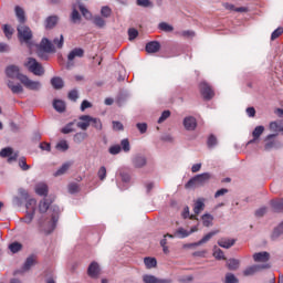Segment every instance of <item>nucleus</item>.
<instances>
[{"instance_id": "nucleus-61", "label": "nucleus", "mask_w": 283, "mask_h": 283, "mask_svg": "<svg viewBox=\"0 0 283 283\" xmlns=\"http://www.w3.org/2000/svg\"><path fill=\"white\" fill-rule=\"evenodd\" d=\"M93 22L97 28H105V20L101 17H95Z\"/></svg>"}, {"instance_id": "nucleus-6", "label": "nucleus", "mask_w": 283, "mask_h": 283, "mask_svg": "<svg viewBox=\"0 0 283 283\" xmlns=\"http://www.w3.org/2000/svg\"><path fill=\"white\" fill-rule=\"evenodd\" d=\"M6 74L9 78H17L21 83V76H25V74L21 73V70L17 65H10L6 69Z\"/></svg>"}, {"instance_id": "nucleus-21", "label": "nucleus", "mask_w": 283, "mask_h": 283, "mask_svg": "<svg viewBox=\"0 0 283 283\" xmlns=\"http://www.w3.org/2000/svg\"><path fill=\"white\" fill-rule=\"evenodd\" d=\"M218 244L222 248V249H231V247H233L235 244V239H229V238H221L218 241Z\"/></svg>"}, {"instance_id": "nucleus-64", "label": "nucleus", "mask_w": 283, "mask_h": 283, "mask_svg": "<svg viewBox=\"0 0 283 283\" xmlns=\"http://www.w3.org/2000/svg\"><path fill=\"white\" fill-rule=\"evenodd\" d=\"M226 283H238V277L231 273H228L226 275Z\"/></svg>"}, {"instance_id": "nucleus-50", "label": "nucleus", "mask_w": 283, "mask_h": 283, "mask_svg": "<svg viewBox=\"0 0 283 283\" xmlns=\"http://www.w3.org/2000/svg\"><path fill=\"white\" fill-rule=\"evenodd\" d=\"M158 28L163 32H174V27L167 22L159 23Z\"/></svg>"}, {"instance_id": "nucleus-63", "label": "nucleus", "mask_w": 283, "mask_h": 283, "mask_svg": "<svg viewBox=\"0 0 283 283\" xmlns=\"http://www.w3.org/2000/svg\"><path fill=\"white\" fill-rule=\"evenodd\" d=\"M122 150L120 145L111 146L108 151L112 156H116Z\"/></svg>"}, {"instance_id": "nucleus-29", "label": "nucleus", "mask_w": 283, "mask_h": 283, "mask_svg": "<svg viewBox=\"0 0 283 283\" xmlns=\"http://www.w3.org/2000/svg\"><path fill=\"white\" fill-rule=\"evenodd\" d=\"M144 264L146 269H156V266H158V261H156V258L146 256L144 259Z\"/></svg>"}, {"instance_id": "nucleus-24", "label": "nucleus", "mask_w": 283, "mask_h": 283, "mask_svg": "<svg viewBox=\"0 0 283 283\" xmlns=\"http://www.w3.org/2000/svg\"><path fill=\"white\" fill-rule=\"evenodd\" d=\"M57 23H59V17L50 15L45 20V28H46V30H52L53 28H56Z\"/></svg>"}, {"instance_id": "nucleus-58", "label": "nucleus", "mask_w": 283, "mask_h": 283, "mask_svg": "<svg viewBox=\"0 0 283 283\" xmlns=\"http://www.w3.org/2000/svg\"><path fill=\"white\" fill-rule=\"evenodd\" d=\"M97 176L99 180H105V178H107V168H105V166H102L97 171Z\"/></svg>"}, {"instance_id": "nucleus-37", "label": "nucleus", "mask_w": 283, "mask_h": 283, "mask_svg": "<svg viewBox=\"0 0 283 283\" xmlns=\"http://www.w3.org/2000/svg\"><path fill=\"white\" fill-rule=\"evenodd\" d=\"M53 107L55 111H57L60 114L65 112V103L61 99H54Z\"/></svg>"}, {"instance_id": "nucleus-12", "label": "nucleus", "mask_w": 283, "mask_h": 283, "mask_svg": "<svg viewBox=\"0 0 283 283\" xmlns=\"http://www.w3.org/2000/svg\"><path fill=\"white\" fill-rule=\"evenodd\" d=\"M52 202H54V199H52V198H43L39 202V212L40 213H48V210L52 206Z\"/></svg>"}, {"instance_id": "nucleus-43", "label": "nucleus", "mask_w": 283, "mask_h": 283, "mask_svg": "<svg viewBox=\"0 0 283 283\" xmlns=\"http://www.w3.org/2000/svg\"><path fill=\"white\" fill-rule=\"evenodd\" d=\"M78 10L82 12L84 19H92V12H90V10H87L83 3L78 4Z\"/></svg>"}, {"instance_id": "nucleus-8", "label": "nucleus", "mask_w": 283, "mask_h": 283, "mask_svg": "<svg viewBox=\"0 0 283 283\" xmlns=\"http://www.w3.org/2000/svg\"><path fill=\"white\" fill-rule=\"evenodd\" d=\"M144 283H172L174 281L171 279H159L151 274H145L143 276Z\"/></svg>"}, {"instance_id": "nucleus-11", "label": "nucleus", "mask_w": 283, "mask_h": 283, "mask_svg": "<svg viewBox=\"0 0 283 283\" xmlns=\"http://www.w3.org/2000/svg\"><path fill=\"white\" fill-rule=\"evenodd\" d=\"M270 207L274 213H283V198H275L270 201Z\"/></svg>"}, {"instance_id": "nucleus-44", "label": "nucleus", "mask_w": 283, "mask_h": 283, "mask_svg": "<svg viewBox=\"0 0 283 283\" xmlns=\"http://www.w3.org/2000/svg\"><path fill=\"white\" fill-rule=\"evenodd\" d=\"M71 21L72 23H81V13H78V10H76V8L72 10Z\"/></svg>"}, {"instance_id": "nucleus-40", "label": "nucleus", "mask_w": 283, "mask_h": 283, "mask_svg": "<svg viewBox=\"0 0 283 283\" xmlns=\"http://www.w3.org/2000/svg\"><path fill=\"white\" fill-rule=\"evenodd\" d=\"M213 258H216V260H227L224 252L218 247L213 248Z\"/></svg>"}, {"instance_id": "nucleus-28", "label": "nucleus", "mask_w": 283, "mask_h": 283, "mask_svg": "<svg viewBox=\"0 0 283 283\" xmlns=\"http://www.w3.org/2000/svg\"><path fill=\"white\" fill-rule=\"evenodd\" d=\"M270 132H283V119L271 122Z\"/></svg>"}, {"instance_id": "nucleus-56", "label": "nucleus", "mask_w": 283, "mask_h": 283, "mask_svg": "<svg viewBox=\"0 0 283 283\" xmlns=\"http://www.w3.org/2000/svg\"><path fill=\"white\" fill-rule=\"evenodd\" d=\"M120 146H122L123 151H125L126 154L128 151H130V149H132V146L129 145V139H127V138H125L120 142Z\"/></svg>"}, {"instance_id": "nucleus-41", "label": "nucleus", "mask_w": 283, "mask_h": 283, "mask_svg": "<svg viewBox=\"0 0 283 283\" xmlns=\"http://www.w3.org/2000/svg\"><path fill=\"white\" fill-rule=\"evenodd\" d=\"M91 125L97 132H101L103 129V123L98 118H96V117H91Z\"/></svg>"}, {"instance_id": "nucleus-48", "label": "nucleus", "mask_w": 283, "mask_h": 283, "mask_svg": "<svg viewBox=\"0 0 283 283\" xmlns=\"http://www.w3.org/2000/svg\"><path fill=\"white\" fill-rule=\"evenodd\" d=\"M13 151L14 150L11 147L2 148L0 151V157L1 158H10V156H12Z\"/></svg>"}, {"instance_id": "nucleus-17", "label": "nucleus", "mask_w": 283, "mask_h": 283, "mask_svg": "<svg viewBox=\"0 0 283 283\" xmlns=\"http://www.w3.org/2000/svg\"><path fill=\"white\" fill-rule=\"evenodd\" d=\"M262 134H264V126H256L252 132L253 139L248 142V145H253V143H256V140L260 139V136H262Z\"/></svg>"}, {"instance_id": "nucleus-25", "label": "nucleus", "mask_w": 283, "mask_h": 283, "mask_svg": "<svg viewBox=\"0 0 283 283\" xmlns=\"http://www.w3.org/2000/svg\"><path fill=\"white\" fill-rule=\"evenodd\" d=\"M226 266L229 269V271H238L240 269V260L229 259L227 260Z\"/></svg>"}, {"instance_id": "nucleus-16", "label": "nucleus", "mask_w": 283, "mask_h": 283, "mask_svg": "<svg viewBox=\"0 0 283 283\" xmlns=\"http://www.w3.org/2000/svg\"><path fill=\"white\" fill-rule=\"evenodd\" d=\"M40 48L41 50H43V52H46L48 54L54 52V44H52V42L49 41L48 38L42 39Z\"/></svg>"}, {"instance_id": "nucleus-7", "label": "nucleus", "mask_w": 283, "mask_h": 283, "mask_svg": "<svg viewBox=\"0 0 283 283\" xmlns=\"http://www.w3.org/2000/svg\"><path fill=\"white\" fill-rule=\"evenodd\" d=\"M87 275L88 277H92L93 280H98V276L101 275V265L98 262L93 261L87 269Z\"/></svg>"}, {"instance_id": "nucleus-18", "label": "nucleus", "mask_w": 283, "mask_h": 283, "mask_svg": "<svg viewBox=\"0 0 283 283\" xmlns=\"http://www.w3.org/2000/svg\"><path fill=\"white\" fill-rule=\"evenodd\" d=\"M277 136V134H271L268 135L265 137V145H264V149L266 151H269L270 149H273V147H275V137Z\"/></svg>"}, {"instance_id": "nucleus-32", "label": "nucleus", "mask_w": 283, "mask_h": 283, "mask_svg": "<svg viewBox=\"0 0 283 283\" xmlns=\"http://www.w3.org/2000/svg\"><path fill=\"white\" fill-rule=\"evenodd\" d=\"M145 165H147V158H145L143 156L135 157L134 167H136L137 169H140V168L145 167Z\"/></svg>"}, {"instance_id": "nucleus-46", "label": "nucleus", "mask_w": 283, "mask_h": 283, "mask_svg": "<svg viewBox=\"0 0 283 283\" xmlns=\"http://www.w3.org/2000/svg\"><path fill=\"white\" fill-rule=\"evenodd\" d=\"M9 249H10L11 253H19V251H21V249H23V244H21L19 242H13V243L9 244Z\"/></svg>"}, {"instance_id": "nucleus-1", "label": "nucleus", "mask_w": 283, "mask_h": 283, "mask_svg": "<svg viewBox=\"0 0 283 283\" xmlns=\"http://www.w3.org/2000/svg\"><path fill=\"white\" fill-rule=\"evenodd\" d=\"M209 180H211V174L209 172L196 175L185 185V189H198V187H205Z\"/></svg>"}, {"instance_id": "nucleus-54", "label": "nucleus", "mask_w": 283, "mask_h": 283, "mask_svg": "<svg viewBox=\"0 0 283 283\" xmlns=\"http://www.w3.org/2000/svg\"><path fill=\"white\" fill-rule=\"evenodd\" d=\"M283 34V27H279L276 30H274L271 34V41H275V39H280V35Z\"/></svg>"}, {"instance_id": "nucleus-59", "label": "nucleus", "mask_w": 283, "mask_h": 283, "mask_svg": "<svg viewBox=\"0 0 283 283\" xmlns=\"http://www.w3.org/2000/svg\"><path fill=\"white\" fill-rule=\"evenodd\" d=\"M137 6L142 8H154V3L150 0H137Z\"/></svg>"}, {"instance_id": "nucleus-19", "label": "nucleus", "mask_w": 283, "mask_h": 283, "mask_svg": "<svg viewBox=\"0 0 283 283\" xmlns=\"http://www.w3.org/2000/svg\"><path fill=\"white\" fill-rule=\"evenodd\" d=\"M271 254L269 252H258L253 254L254 262H269Z\"/></svg>"}, {"instance_id": "nucleus-23", "label": "nucleus", "mask_w": 283, "mask_h": 283, "mask_svg": "<svg viewBox=\"0 0 283 283\" xmlns=\"http://www.w3.org/2000/svg\"><path fill=\"white\" fill-rule=\"evenodd\" d=\"M34 264H36V255L32 254L25 260L22 271H30Z\"/></svg>"}, {"instance_id": "nucleus-33", "label": "nucleus", "mask_w": 283, "mask_h": 283, "mask_svg": "<svg viewBox=\"0 0 283 283\" xmlns=\"http://www.w3.org/2000/svg\"><path fill=\"white\" fill-rule=\"evenodd\" d=\"M223 6H224L226 10H231L232 12H248L249 11L245 7L235 8V6H233L229 2H226Z\"/></svg>"}, {"instance_id": "nucleus-14", "label": "nucleus", "mask_w": 283, "mask_h": 283, "mask_svg": "<svg viewBox=\"0 0 283 283\" xmlns=\"http://www.w3.org/2000/svg\"><path fill=\"white\" fill-rule=\"evenodd\" d=\"M80 120H82V122H77V127L80 129H83V132H86L87 127H90V125H91L92 116L82 115V116H80Z\"/></svg>"}, {"instance_id": "nucleus-36", "label": "nucleus", "mask_w": 283, "mask_h": 283, "mask_svg": "<svg viewBox=\"0 0 283 283\" xmlns=\"http://www.w3.org/2000/svg\"><path fill=\"white\" fill-rule=\"evenodd\" d=\"M218 231H211L208 234H206L200 241L196 242V247H200V244H205L206 242H209L210 239L213 238V235H217Z\"/></svg>"}, {"instance_id": "nucleus-5", "label": "nucleus", "mask_w": 283, "mask_h": 283, "mask_svg": "<svg viewBox=\"0 0 283 283\" xmlns=\"http://www.w3.org/2000/svg\"><path fill=\"white\" fill-rule=\"evenodd\" d=\"M20 80L27 90H31L32 92H39L41 90V82L30 80L28 75H21Z\"/></svg>"}, {"instance_id": "nucleus-47", "label": "nucleus", "mask_w": 283, "mask_h": 283, "mask_svg": "<svg viewBox=\"0 0 283 283\" xmlns=\"http://www.w3.org/2000/svg\"><path fill=\"white\" fill-rule=\"evenodd\" d=\"M216 145H218V138L216 137V135H210L207 140V146L209 147V149H213Z\"/></svg>"}, {"instance_id": "nucleus-22", "label": "nucleus", "mask_w": 283, "mask_h": 283, "mask_svg": "<svg viewBox=\"0 0 283 283\" xmlns=\"http://www.w3.org/2000/svg\"><path fill=\"white\" fill-rule=\"evenodd\" d=\"M7 87L11 90L12 94H23V86L21 84L14 85V82L9 80L7 82Z\"/></svg>"}, {"instance_id": "nucleus-10", "label": "nucleus", "mask_w": 283, "mask_h": 283, "mask_svg": "<svg viewBox=\"0 0 283 283\" xmlns=\"http://www.w3.org/2000/svg\"><path fill=\"white\" fill-rule=\"evenodd\" d=\"M262 269H271V265L265 264V265H252V266H249V268H247L243 271V275L245 277H248L249 275H255V273H258V271H262Z\"/></svg>"}, {"instance_id": "nucleus-57", "label": "nucleus", "mask_w": 283, "mask_h": 283, "mask_svg": "<svg viewBox=\"0 0 283 283\" xmlns=\"http://www.w3.org/2000/svg\"><path fill=\"white\" fill-rule=\"evenodd\" d=\"M73 127H74V122H71V123L66 124L65 127H63L61 129V133L62 134H72V132H74Z\"/></svg>"}, {"instance_id": "nucleus-3", "label": "nucleus", "mask_w": 283, "mask_h": 283, "mask_svg": "<svg viewBox=\"0 0 283 283\" xmlns=\"http://www.w3.org/2000/svg\"><path fill=\"white\" fill-rule=\"evenodd\" d=\"M24 66L28 67L29 72L34 74V76H43L45 74V69H43V65L34 57H28Z\"/></svg>"}, {"instance_id": "nucleus-13", "label": "nucleus", "mask_w": 283, "mask_h": 283, "mask_svg": "<svg viewBox=\"0 0 283 283\" xmlns=\"http://www.w3.org/2000/svg\"><path fill=\"white\" fill-rule=\"evenodd\" d=\"M35 193L38 196H43L44 198L48 197V193H50V188L48 187V184L45 182H39L35 185Z\"/></svg>"}, {"instance_id": "nucleus-42", "label": "nucleus", "mask_w": 283, "mask_h": 283, "mask_svg": "<svg viewBox=\"0 0 283 283\" xmlns=\"http://www.w3.org/2000/svg\"><path fill=\"white\" fill-rule=\"evenodd\" d=\"M175 235L177 238H189V235H191V232L187 231L185 228H178L175 232Z\"/></svg>"}, {"instance_id": "nucleus-31", "label": "nucleus", "mask_w": 283, "mask_h": 283, "mask_svg": "<svg viewBox=\"0 0 283 283\" xmlns=\"http://www.w3.org/2000/svg\"><path fill=\"white\" fill-rule=\"evenodd\" d=\"M119 178L124 185H129L132 175L127 170H119Z\"/></svg>"}, {"instance_id": "nucleus-55", "label": "nucleus", "mask_w": 283, "mask_h": 283, "mask_svg": "<svg viewBox=\"0 0 283 283\" xmlns=\"http://www.w3.org/2000/svg\"><path fill=\"white\" fill-rule=\"evenodd\" d=\"M87 138V133H76L74 135V143H83Z\"/></svg>"}, {"instance_id": "nucleus-2", "label": "nucleus", "mask_w": 283, "mask_h": 283, "mask_svg": "<svg viewBox=\"0 0 283 283\" xmlns=\"http://www.w3.org/2000/svg\"><path fill=\"white\" fill-rule=\"evenodd\" d=\"M18 31V41H20L21 45H23V43H25V45H28V48H30V45H32V29H30V27L25 25V24H20L17 28Z\"/></svg>"}, {"instance_id": "nucleus-39", "label": "nucleus", "mask_w": 283, "mask_h": 283, "mask_svg": "<svg viewBox=\"0 0 283 283\" xmlns=\"http://www.w3.org/2000/svg\"><path fill=\"white\" fill-rule=\"evenodd\" d=\"M195 214L198 216L201 211H205V201L197 200L193 207Z\"/></svg>"}, {"instance_id": "nucleus-4", "label": "nucleus", "mask_w": 283, "mask_h": 283, "mask_svg": "<svg viewBox=\"0 0 283 283\" xmlns=\"http://www.w3.org/2000/svg\"><path fill=\"white\" fill-rule=\"evenodd\" d=\"M199 91L203 101H211L213 96H216V91H213V86H211V84H209L207 81H201L199 83Z\"/></svg>"}, {"instance_id": "nucleus-53", "label": "nucleus", "mask_w": 283, "mask_h": 283, "mask_svg": "<svg viewBox=\"0 0 283 283\" xmlns=\"http://www.w3.org/2000/svg\"><path fill=\"white\" fill-rule=\"evenodd\" d=\"M81 191V186L76 182H71L69 185V193H78Z\"/></svg>"}, {"instance_id": "nucleus-60", "label": "nucleus", "mask_w": 283, "mask_h": 283, "mask_svg": "<svg viewBox=\"0 0 283 283\" xmlns=\"http://www.w3.org/2000/svg\"><path fill=\"white\" fill-rule=\"evenodd\" d=\"M67 98H69L70 101H73L74 103H76V101H78V91L72 90V91L69 93Z\"/></svg>"}, {"instance_id": "nucleus-35", "label": "nucleus", "mask_w": 283, "mask_h": 283, "mask_svg": "<svg viewBox=\"0 0 283 283\" xmlns=\"http://www.w3.org/2000/svg\"><path fill=\"white\" fill-rule=\"evenodd\" d=\"M2 31L7 39H12V35L14 34V29L10 24H3Z\"/></svg>"}, {"instance_id": "nucleus-20", "label": "nucleus", "mask_w": 283, "mask_h": 283, "mask_svg": "<svg viewBox=\"0 0 283 283\" xmlns=\"http://www.w3.org/2000/svg\"><path fill=\"white\" fill-rule=\"evenodd\" d=\"M84 54H85V51H84L83 49H81V48H75V49H73V50L69 53L67 60H69V61H74L75 56H78L80 59H83Z\"/></svg>"}, {"instance_id": "nucleus-27", "label": "nucleus", "mask_w": 283, "mask_h": 283, "mask_svg": "<svg viewBox=\"0 0 283 283\" xmlns=\"http://www.w3.org/2000/svg\"><path fill=\"white\" fill-rule=\"evenodd\" d=\"M51 211V222L56 226V222H59V216L61 214V209L57 206H52Z\"/></svg>"}, {"instance_id": "nucleus-62", "label": "nucleus", "mask_w": 283, "mask_h": 283, "mask_svg": "<svg viewBox=\"0 0 283 283\" xmlns=\"http://www.w3.org/2000/svg\"><path fill=\"white\" fill-rule=\"evenodd\" d=\"M101 14L102 17H105V19H108V17H112V9L109 7H103Z\"/></svg>"}, {"instance_id": "nucleus-26", "label": "nucleus", "mask_w": 283, "mask_h": 283, "mask_svg": "<svg viewBox=\"0 0 283 283\" xmlns=\"http://www.w3.org/2000/svg\"><path fill=\"white\" fill-rule=\"evenodd\" d=\"M51 85L53 90H63L65 87V83L63 82V78L55 76L51 80Z\"/></svg>"}, {"instance_id": "nucleus-49", "label": "nucleus", "mask_w": 283, "mask_h": 283, "mask_svg": "<svg viewBox=\"0 0 283 283\" xmlns=\"http://www.w3.org/2000/svg\"><path fill=\"white\" fill-rule=\"evenodd\" d=\"M19 167L22 171H28L30 169V165H28V159L25 157L19 158Z\"/></svg>"}, {"instance_id": "nucleus-38", "label": "nucleus", "mask_w": 283, "mask_h": 283, "mask_svg": "<svg viewBox=\"0 0 283 283\" xmlns=\"http://www.w3.org/2000/svg\"><path fill=\"white\" fill-rule=\"evenodd\" d=\"M70 167H72V165L70 163L63 164L61 168H59L55 172L54 176L59 177V176H63L64 174H67Z\"/></svg>"}, {"instance_id": "nucleus-9", "label": "nucleus", "mask_w": 283, "mask_h": 283, "mask_svg": "<svg viewBox=\"0 0 283 283\" xmlns=\"http://www.w3.org/2000/svg\"><path fill=\"white\" fill-rule=\"evenodd\" d=\"M184 127L187 129V132H195L198 127V122L196 120V117L188 116L184 119Z\"/></svg>"}, {"instance_id": "nucleus-34", "label": "nucleus", "mask_w": 283, "mask_h": 283, "mask_svg": "<svg viewBox=\"0 0 283 283\" xmlns=\"http://www.w3.org/2000/svg\"><path fill=\"white\" fill-rule=\"evenodd\" d=\"M280 235H283V221L276 228H274L271 239L277 240V238H280Z\"/></svg>"}, {"instance_id": "nucleus-52", "label": "nucleus", "mask_w": 283, "mask_h": 283, "mask_svg": "<svg viewBox=\"0 0 283 283\" xmlns=\"http://www.w3.org/2000/svg\"><path fill=\"white\" fill-rule=\"evenodd\" d=\"M202 222H203V227H211V224L213 222V216H211V214H203L202 216Z\"/></svg>"}, {"instance_id": "nucleus-51", "label": "nucleus", "mask_w": 283, "mask_h": 283, "mask_svg": "<svg viewBox=\"0 0 283 283\" xmlns=\"http://www.w3.org/2000/svg\"><path fill=\"white\" fill-rule=\"evenodd\" d=\"M27 209L29 211H36V199L31 198V199H27Z\"/></svg>"}, {"instance_id": "nucleus-15", "label": "nucleus", "mask_w": 283, "mask_h": 283, "mask_svg": "<svg viewBox=\"0 0 283 283\" xmlns=\"http://www.w3.org/2000/svg\"><path fill=\"white\" fill-rule=\"evenodd\" d=\"M146 52L148 54H156V52H160V42L151 41L146 44Z\"/></svg>"}, {"instance_id": "nucleus-45", "label": "nucleus", "mask_w": 283, "mask_h": 283, "mask_svg": "<svg viewBox=\"0 0 283 283\" xmlns=\"http://www.w3.org/2000/svg\"><path fill=\"white\" fill-rule=\"evenodd\" d=\"M34 210H30L27 212V214L24 216V218H22V222H25V224H30L32 222V220H34Z\"/></svg>"}, {"instance_id": "nucleus-30", "label": "nucleus", "mask_w": 283, "mask_h": 283, "mask_svg": "<svg viewBox=\"0 0 283 283\" xmlns=\"http://www.w3.org/2000/svg\"><path fill=\"white\" fill-rule=\"evenodd\" d=\"M15 17L21 24L25 23V11L23 10V8L19 6L15 7Z\"/></svg>"}]
</instances>
